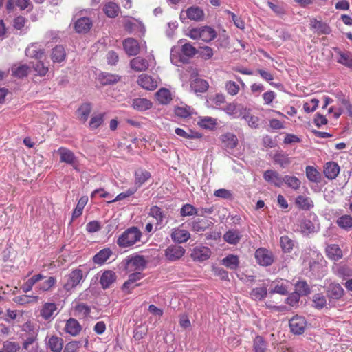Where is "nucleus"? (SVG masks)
Here are the masks:
<instances>
[{
	"label": "nucleus",
	"instance_id": "4be33fe9",
	"mask_svg": "<svg viewBox=\"0 0 352 352\" xmlns=\"http://www.w3.org/2000/svg\"><path fill=\"white\" fill-rule=\"evenodd\" d=\"M333 50L339 56L337 62L348 68L352 69V54L349 52H344L338 47H334Z\"/></svg>",
	"mask_w": 352,
	"mask_h": 352
},
{
	"label": "nucleus",
	"instance_id": "0e129e2a",
	"mask_svg": "<svg viewBox=\"0 0 352 352\" xmlns=\"http://www.w3.org/2000/svg\"><path fill=\"white\" fill-rule=\"evenodd\" d=\"M21 346L19 343L15 342L6 341L0 352H19Z\"/></svg>",
	"mask_w": 352,
	"mask_h": 352
},
{
	"label": "nucleus",
	"instance_id": "7c9ffc66",
	"mask_svg": "<svg viewBox=\"0 0 352 352\" xmlns=\"http://www.w3.org/2000/svg\"><path fill=\"white\" fill-rule=\"evenodd\" d=\"M221 141L224 147L228 149H233L238 144V138L236 135L232 133H226L222 135Z\"/></svg>",
	"mask_w": 352,
	"mask_h": 352
},
{
	"label": "nucleus",
	"instance_id": "aec40b11",
	"mask_svg": "<svg viewBox=\"0 0 352 352\" xmlns=\"http://www.w3.org/2000/svg\"><path fill=\"white\" fill-rule=\"evenodd\" d=\"M151 177V173L142 168H139L135 172V185L138 190L144 183H146Z\"/></svg>",
	"mask_w": 352,
	"mask_h": 352
},
{
	"label": "nucleus",
	"instance_id": "412c9836",
	"mask_svg": "<svg viewBox=\"0 0 352 352\" xmlns=\"http://www.w3.org/2000/svg\"><path fill=\"white\" fill-rule=\"evenodd\" d=\"M323 172L329 179H334L340 173V166L335 162H329L325 164Z\"/></svg>",
	"mask_w": 352,
	"mask_h": 352
},
{
	"label": "nucleus",
	"instance_id": "a211bd4d",
	"mask_svg": "<svg viewBox=\"0 0 352 352\" xmlns=\"http://www.w3.org/2000/svg\"><path fill=\"white\" fill-rule=\"evenodd\" d=\"M170 236L174 242L182 243L186 242L190 239V234L187 230L174 228L172 230Z\"/></svg>",
	"mask_w": 352,
	"mask_h": 352
},
{
	"label": "nucleus",
	"instance_id": "a18cd8bd",
	"mask_svg": "<svg viewBox=\"0 0 352 352\" xmlns=\"http://www.w3.org/2000/svg\"><path fill=\"white\" fill-rule=\"evenodd\" d=\"M337 225L342 229L346 231L352 230V217L348 214H344L336 220Z\"/></svg>",
	"mask_w": 352,
	"mask_h": 352
},
{
	"label": "nucleus",
	"instance_id": "cd10ccee",
	"mask_svg": "<svg viewBox=\"0 0 352 352\" xmlns=\"http://www.w3.org/2000/svg\"><path fill=\"white\" fill-rule=\"evenodd\" d=\"M267 288L265 285L253 288L250 292V298L254 301H261L267 296Z\"/></svg>",
	"mask_w": 352,
	"mask_h": 352
},
{
	"label": "nucleus",
	"instance_id": "79ce46f5",
	"mask_svg": "<svg viewBox=\"0 0 352 352\" xmlns=\"http://www.w3.org/2000/svg\"><path fill=\"white\" fill-rule=\"evenodd\" d=\"M156 97L162 104H167L172 100L170 91L166 88H161L156 93Z\"/></svg>",
	"mask_w": 352,
	"mask_h": 352
},
{
	"label": "nucleus",
	"instance_id": "20e7f679",
	"mask_svg": "<svg viewBox=\"0 0 352 352\" xmlns=\"http://www.w3.org/2000/svg\"><path fill=\"white\" fill-rule=\"evenodd\" d=\"M157 251L155 250H144L141 254H132L127 256L122 261L121 264H148L153 263V258H155V255Z\"/></svg>",
	"mask_w": 352,
	"mask_h": 352
},
{
	"label": "nucleus",
	"instance_id": "2f4dec72",
	"mask_svg": "<svg viewBox=\"0 0 352 352\" xmlns=\"http://www.w3.org/2000/svg\"><path fill=\"white\" fill-rule=\"evenodd\" d=\"M326 253L327 256L334 261H338L342 256V251L336 244L328 245L326 248Z\"/></svg>",
	"mask_w": 352,
	"mask_h": 352
},
{
	"label": "nucleus",
	"instance_id": "f8f14e48",
	"mask_svg": "<svg viewBox=\"0 0 352 352\" xmlns=\"http://www.w3.org/2000/svg\"><path fill=\"white\" fill-rule=\"evenodd\" d=\"M255 258L258 264H272L274 262L272 252L266 248H258L255 252Z\"/></svg>",
	"mask_w": 352,
	"mask_h": 352
},
{
	"label": "nucleus",
	"instance_id": "393cba45",
	"mask_svg": "<svg viewBox=\"0 0 352 352\" xmlns=\"http://www.w3.org/2000/svg\"><path fill=\"white\" fill-rule=\"evenodd\" d=\"M66 58V51L62 45H56L52 50L51 53V59L53 63H60Z\"/></svg>",
	"mask_w": 352,
	"mask_h": 352
},
{
	"label": "nucleus",
	"instance_id": "39448f33",
	"mask_svg": "<svg viewBox=\"0 0 352 352\" xmlns=\"http://www.w3.org/2000/svg\"><path fill=\"white\" fill-rule=\"evenodd\" d=\"M57 153L60 155V162L72 166L76 172L80 171V162L73 151L65 147H60Z\"/></svg>",
	"mask_w": 352,
	"mask_h": 352
},
{
	"label": "nucleus",
	"instance_id": "ddd939ff",
	"mask_svg": "<svg viewBox=\"0 0 352 352\" xmlns=\"http://www.w3.org/2000/svg\"><path fill=\"white\" fill-rule=\"evenodd\" d=\"M138 83L140 87L147 90H154L157 87V81L146 74H142L138 76Z\"/></svg>",
	"mask_w": 352,
	"mask_h": 352
},
{
	"label": "nucleus",
	"instance_id": "72a5a7b5",
	"mask_svg": "<svg viewBox=\"0 0 352 352\" xmlns=\"http://www.w3.org/2000/svg\"><path fill=\"white\" fill-rule=\"evenodd\" d=\"M57 309V306L54 302H45L41 309L40 315L45 319L48 320L52 318Z\"/></svg>",
	"mask_w": 352,
	"mask_h": 352
},
{
	"label": "nucleus",
	"instance_id": "09e8293b",
	"mask_svg": "<svg viewBox=\"0 0 352 352\" xmlns=\"http://www.w3.org/2000/svg\"><path fill=\"white\" fill-rule=\"evenodd\" d=\"M296 242L289 238L288 236H283L280 239V245L282 248V250L284 252H291Z\"/></svg>",
	"mask_w": 352,
	"mask_h": 352
},
{
	"label": "nucleus",
	"instance_id": "5fc2aeb1",
	"mask_svg": "<svg viewBox=\"0 0 352 352\" xmlns=\"http://www.w3.org/2000/svg\"><path fill=\"white\" fill-rule=\"evenodd\" d=\"M306 176L307 179L312 182L318 183L320 182L321 175L320 173L313 166H307L306 167Z\"/></svg>",
	"mask_w": 352,
	"mask_h": 352
},
{
	"label": "nucleus",
	"instance_id": "dca6fc26",
	"mask_svg": "<svg viewBox=\"0 0 352 352\" xmlns=\"http://www.w3.org/2000/svg\"><path fill=\"white\" fill-rule=\"evenodd\" d=\"M64 330L67 333L76 336L80 333L82 326L76 319L71 318L66 321Z\"/></svg>",
	"mask_w": 352,
	"mask_h": 352
},
{
	"label": "nucleus",
	"instance_id": "37998d69",
	"mask_svg": "<svg viewBox=\"0 0 352 352\" xmlns=\"http://www.w3.org/2000/svg\"><path fill=\"white\" fill-rule=\"evenodd\" d=\"M286 184L287 187L294 190H297L300 188L301 185L300 180L296 176L285 175L283 177V185Z\"/></svg>",
	"mask_w": 352,
	"mask_h": 352
},
{
	"label": "nucleus",
	"instance_id": "052dcab7",
	"mask_svg": "<svg viewBox=\"0 0 352 352\" xmlns=\"http://www.w3.org/2000/svg\"><path fill=\"white\" fill-rule=\"evenodd\" d=\"M295 292L300 296H306L310 293V287L306 281L300 280L295 284Z\"/></svg>",
	"mask_w": 352,
	"mask_h": 352
},
{
	"label": "nucleus",
	"instance_id": "6ab92c4d",
	"mask_svg": "<svg viewBox=\"0 0 352 352\" xmlns=\"http://www.w3.org/2000/svg\"><path fill=\"white\" fill-rule=\"evenodd\" d=\"M92 26V21L88 17H81L74 23V30L77 33H87Z\"/></svg>",
	"mask_w": 352,
	"mask_h": 352
},
{
	"label": "nucleus",
	"instance_id": "13d9d810",
	"mask_svg": "<svg viewBox=\"0 0 352 352\" xmlns=\"http://www.w3.org/2000/svg\"><path fill=\"white\" fill-rule=\"evenodd\" d=\"M242 118L248 122V126L252 129H256L259 128V118L258 116L250 114L249 111L247 113H245V114L242 116Z\"/></svg>",
	"mask_w": 352,
	"mask_h": 352
},
{
	"label": "nucleus",
	"instance_id": "b1692460",
	"mask_svg": "<svg viewBox=\"0 0 352 352\" xmlns=\"http://www.w3.org/2000/svg\"><path fill=\"white\" fill-rule=\"evenodd\" d=\"M186 18L196 21H202L204 18V12L198 6H191L185 11Z\"/></svg>",
	"mask_w": 352,
	"mask_h": 352
},
{
	"label": "nucleus",
	"instance_id": "bf43d9fd",
	"mask_svg": "<svg viewBox=\"0 0 352 352\" xmlns=\"http://www.w3.org/2000/svg\"><path fill=\"white\" fill-rule=\"evenodd\" d=\"M253 348L254 352H265L267 342L262 336H256L253 342Z\"/></svg>",
	"mask_w": 352,
	"mask_h": 352
},
{
	"label": "nucleus",
	"instance_id": "a19ab883",
	"mask_svg": "<svg viewBox=\"0 0 352 352\" xmlns=\"http://www.w3.org/2000/svg\"><path fill=\"white\" fill-rule=\"evenodd\" d=\"M45 54L43 49H37L36 44H32L25 50V55L30 58H34L36 60L42 58Z\"/></svg>",
	"mask_w": 352,
	"mask_h": 352
},
{
	"label": "nucleus",
	"instance_id": "473e14b6",
	"mask_svg": "<svg viewBox=\"0 0 352 352\" xmlns=\"http://www.w3.org/2000/svg\"><path fill=\"white\" fill-rule=\"evenodd\" d=\"M116 280V275L113 271H105L101 276L100 283L103 289H107Z\"/></svg>",
	"mask_w": 352,
	"mask_h": 352
},
{
	"label": "nucleus",
	"instance_id": "69168bd1",
	"mask_svg": "<svg viewBox=\"0 0 352 352\" xmlns=\"http://www.w3.org/2000/svg\"><path fill=\"white\" fill-rule=\"evenodd\" d=\"M32 67L36 74L41 76H45L49 70L48 67L45 66L43 62L40 60H37L35 63H32Z\"/></svg>",
	"mask_w": 352,
	"mask_h": 352
},
{
	"label": "nucleus",
	"instance_id": "680f3d73",
	"mask_svg": "<svg viewBox=\"0 0 352 352\" xmlns=\"http://www.w3.org/2000/svg\"><path fill=\"white\" fill-rule=\"evenodd\" d=\"M149 215L157 220V224H162L165 217L162 209L157 206H153L150 208Z\"/></svg>",
	"mask_w": 352,
	"mask_h": 352
},
{
	"label": "nucleus",
	"instance_id": "ea45409f",
	"mask_svg": "<svg viewBox=\"0 0 352 352\" xmlns=\"http://www.w3.org/2000/svg\"><path fill=\"white\" fill-rule=\"evenodd\" d=\"M100 80L103 85H114L120 80V76L110 73H102L100 75Z\"/></svg>",
	"mask_w": 352,
	"mask_h": 352
},
{
	"label": "nucleus",
	"instance_id": "338daca9",
	"mask_svg": "<svg viewBox=\"0 0 352 352\" xmlns=\"http://www.w3.org/2000/svg\"><path fill=\"white\" fill-rule=\"evenodd\" d=\"M201 58L204 60L210 59L214 53L213 50L209 46L200 47L199 50H197V54Z\"/></svg>",
	"mask_w": 352,
	"mask_h": 352
},
{
	"label": "nucleus",
	"instance_id": "58836bf2",
	"mask_svg": "<svg viewBox=\"0 0 352 352\" xmlns=\"http://www.w3.org/2000/svg\"><path fill=\"white\" fill-rule=\"evenodd\" d=\"M190 87L195 93H204L207 91L208 83L204 79L195 78L191 82Z\"/></svg>",
	"mask_w": 352,
	"mask_h": 352
},
{
	"label": "nucleus",
	"instance_id": "f257e3e1",
	"mask_svg": "<svg viewBox=\"0 0 352 352\" xmlns=\"http://www.w3.org/2000/svg\"><path fill=\"white\" fill-rule=\"evenodd\" d=\"M197 54V49L190 43H186L182 46L181 51L177 52L174 48L170 51V59L173 63L177 65L178 63H188L190 58Z\"/></svg>",
	"mask_w": 352,
	"mask_h": 352
},
{
	"label": "nucleus",
	"instance_id": "603ef678",
	"mask_svg": "<svg viewBox=\"0 0 352 352\" xmlns=\"http://www.w3.org/2000/svg\"><path fill=\"white\" fill-rule=\"evenodd\" d=\"M30 67L27 65H21L12 67V76L18 78H23L28 75Z\"/></svg>",
	"mask_w": 352,
	"mask_h": 352
},
{
	"label": "nucleus",
	"instance_id": "6e6d98bb",
	"mask_svg": "<svg viewBox=\"0 0 352 352\" xmlns=\"http://www.w3.org/2000/svg\"><path fill=\"white\" fill-rule=\"evenodd\" d=\"M38 300V296H31L28 295H21L15 296L13 298V301L17 304L23 305L26 304H30L32 302H37Z\"/></svg>",
	"mask_w": 352,
	"mask_h": 352
},
{
	"label": "nucleus",
	"instance_id": "6e6552de",
	"mask_svg": "<svg viewBox=\"0 0 352 352\" xmlns=\"http://www.w3.org/2000/svg\"><path fill=\"white\" fill-rule=\"evenodd\" d=\"M211 255V250L206 246H196L192 250L190 256L194 261L203 262L208 259Z\"/></svg>",
	"mask_w": 352,
	"mask_h": 352
},
{
	"label": "nucleus",
	"instance_id": "c85d7f7f",
	"mask_svg": "<svg viewBox=\"0 0 352 352\" xmlns=\"http://www.w3.org/2000/svg\"><path fill=\"white\" fill-rule=\"evenodd\" d=\"M63 339L57 336H52L49 338L47 345L53 352H61L63 348Z\"/></svg>",
	"mask_w": 352,
	"mask_h": 352
},
{
	"label": "nucleus",
	"instance_id": "7ed1b4c3",
	"mask_svg": "<svg viewBox=\"0 0 352 352\" xmlns=\"http://www.w3.org/2000/svg\"><path fill=\"white\" fill-rule=\"evenodd\" d=\"M188 36L195 40L200 38L206 43H209L217 37V34L214 29L210 26H201L190 29Z\"/></svg>",
	"mask_w": 352,
	"mask_h": 352
},
{
	"label": "nucleus",
	"instance_id": "e2e57ef3",
	"mask_svg": "<svg viewBox=\"0 0 352 352\" xmlns=\"http://www.w3.org/2000/svg\"><path fill=\"white\" fill-rule=\"evenodd\" d=\"M180 214L182 217L197 215L198 211L197 209L192 205L190 204H186L182 207L180 210Z\"/></svg>",
	"mask_w": 352,
	"mask_h": 352
},
{
	"label": "nucleus",
	"instance_id": "f704fd0d",
	"mask_svg": "<svg viewBox=\"0 0 352 352\" xmlns=\"http://www.w3.org/2000/svg\"><path fill=\"white\" fill-rule=\"evenodd\" d=\"M274 162L281 168H285L292 163V158L287 154L282 152H276L273 156Z\"/></svg>",
	"mask_w": 352,
	"mask_h": 352
},
{
	"label": "nucleus",
	"instance_id": "49530a36",
	"mask_svg": "<svg viewBox=\"0 0 352 352\" xmlns=\"http://www.w3.org/2000/svg\"><path fill=\"white\" fill-rule=\"evenodd\" d=\"M223 239L230 244L236 245L239 242L241 235L238 230H230L224 234Z\"/></svg>",
	"mask_w": 352,
	"mask_h": 352
},
{
	"label": "nucleus",
	"instance_id": "1a4fd4ad",
	"mask_svg": "<svg viewBox=\"0 0 352 352\" xmlns=\"http://www.w3.org/2000/svg\"><path fill=\"white\" fill-rule=\"evenodd\" d=\"M83 274L82 270L76 269L73 270L68 276L67 281L64 285V288L67 291L76 287L82 280Z\"/></svg>",
	"mask_w": 352,
	"mask_h": 352
},
{
	"label": "nucleus",
	"instance_id": "a878e982",
	"mask_svg": "<svg viewBox=\"0 0 352 352\" xmlns=\"http://www.w3.org/2000/svg\"><path fill=\"white\" fill-rule=\"evenodd\" d=\"M131 106L137 111H144L152 107V102L146 98H138L132 100Z\"/></svg>",
	"mask_w": 352,
	"mask_h": 352
},
{
	"label": "nucleus",
	"instance_id": "c03bdc74",
	"mask_svg": "<svg viewBox=\"0 0 352 352\" xmlns=\"http://www.w3.org/2000/svg\"><path fill=\"white\" fill-rule=\"evenodd\" d=\"M145 265H137L135 268L136 272L131 274L129 276V278L124 282V287H127L129 283H135L137 280H139L144 277V274L142 273V271L144 269Z\"/></svg>",
	"mask_w": 352,
	"mask_h": 352
},
{
	"label": "nucleus",
	"instance_id": "9d476101",
	"mask_svg": "<svg viewBox=\"0 0 352 352\" xmlns=\"http://www.w3.org/2000/svg\"><path fill=\"white\" fill-rule=\"evenodd\" d=\"M185 253V249L182 246L170 245L165 250V256L170 262L177 261L182 258Z\"/></svg>",
	"mask_w": 352,
	"mask_h": 352
},
{
	"label": "nucleus",
	"instance_id": "4468645a",
	"mask_svg": "<svg viewBox=\"0 0 352 352\" xmlns=\"http://www.w3.org/2000/svg\"><path fill=\"white\" fill-rule=\"evenodd\" d=\"M123 47L129 56H135L140 50L139 43L133 38H126L123 41Z\"/></svg>",
	"mask_w": 352,
	"mask_h": 352
},
{
	"label": "nucleus",
	"instance_id": "2eb2a0df",
	"mask_svg": "<svg viewBox=\"0 0 352 352\" xmlns=\"http://www.w3.org/2000/svg\"><path fill=\"white\" fill-rule=\"evenodd\" d=\"M310 25L318 34H329L331 32V28L327 23L316 19H311Z\"/></svg>",
	"mask_w": 352,
	"mask_h": 352
},
{
	"label": "nucleus",
	"instance_id": "c9c22d12",
	"mask_svg": "<svg viewBox=\"0 0 352 352\" xmlns=\"http://www.w3.org/2000/svg\"><path fill=\"white\" fill-rule=\"evenodd\" d=\"M175 133L178 136L185 139H200L202 138L201 133L194 131L188 128L187 131L181 128H176L175 130Z\"/></svg>",
	"mask_w": 352,
	"mask_h": 352
},
{
	"label": "nucleus",
	"instance_id": "e433bc0d",
	"mask_svg": "<svg viewBox=\"0 0 352 352\" xmlns=\"http://www.w3.org/2000/svg\"><path fill=\"white\" fill-rule=\"evenodd\" d=\"M212 223L206 219H197L192 223V230L195 232H204L206 230Z\"/></svg>",
	"mask_w": 352,
	"mask_h": 352
},
{
	"label": "nucleus",
	"instance_id": "9b49d317",
	"mask_svg": "<svg viewBox=\"0 0 352 352\" xmlns=\"http://www.w3.org/2000/svg\"><path fill=\"white\" fill-rule=\"evenodd\" d=\"M263 179L269 184L276 187L283 186V177H282L277 171L274 170H267L263 173Z\"/></svg>",
	"mask_w": 352,
	"mask_h": 352
},
{
	"label": "nucleus",
	"instance_id": "8fccbe9b",
	"mask_svg": "<svg viewBox=\"0 0 352 352\" xmlns=\"http://www.w3.org/2000/svg\"><path fill=\"white\" fill-rule=\"evenodd\" d=\"M92 106L90 102H85L82 104L77 109L76 113L83 122L87 120L89 116L91 111Z\"/></svg>",
	"mask_w": 352,
	"mask_h": 352
},
{
	"label": "nucleus",
	"instance_id": "5701e85b",
	"mask_svg": "<svg viewBox=\"0 0 352 352\" xmlns=\"http://www.w3.org/2000/svg\"><path fill=\"white\" fill-rule=\"evenodd\" d=\"M72 309L74 316L80 318H87L91 313V307L82 302H77Z\"/></svg>",
	"mask_w": 352,
	"mask_h": 352
},
{
	"label": "nucleus",
	"instance_id": "c756f323",
	"mask_svg": "<svg viewBox=\"0 0 352 352\" xmlns=\"http://www.w3.org/2000/svg\"><path fill=\"white\" fill-rule=\"evenodd\" d=\"M130 65L131 68L137 72L145 71L149 66L148 60L140 56L133 58L130 62Z\"/></svg>",
	"mask_w": 352,
	"mask_h": 352
},
{
	"label": "nucleus",
	"instance_id": "864d4df0",
	"mask_svg": "<svg viewBox=\"0 0 352 352\" xmlns=\"http://www.w3.org/2000/svg\"><path fill=\"white\" fill-rule=\"evenodd\" d=\"M301 232L304 234H309L317 232L315 224L310 219H304L300 223Z\"/></svg>",
	"mask_w": 352,
	"mask_h": 352
},
{
	"label": "nucleus",
	"instance_id": "3c124183",
	"mask_svg": "<svg viewBox=\"0 0 352 352\" xmlns=\"http://www.w3.org/2000/svg\"><path fill=\"white\" fill-rule=\"evenodd\" d=\"M88 201L87 197H82L78 201V204L72 212V221L79 217L82 214L83 209ZM72 222H70L71 223Z\"/></svg>",
	"mask_w": 352,
	"mask_h": 352
},
{
	"label": "nucleus",
	"instance_id": "423d86ee",
	"mask_svg": "<svg viewBox=\"0 0 352 352\" xmlns=\"http://www.w3.org/2000/svg\"><path fill=\"white\" fill-rule=\"evenodd\" d=\"M327 297L329 304L331 305L333 301L340 300L344 294V290L338 283H331L325 287Z\"/></svg>",
	"mask_w": 352,
	"mask_h": 352
},
{
	"label": "nucleus",
	"instance_id": "f3484780",
	"mask_svg": "<svg viewBox=\"0 0 352 352\" xmlns=\"http://www.w3.org/2000/svg\"><path fill=\"white\" fill-rule=\"evenodd\" d=\"M123 27L124 30L130 34L136 30H140L141 32L145 31L144 24L135 19L133 20L129 18L125 19L123 21Z\"/></svg>",
	"mask_w": 352,
	"mask_h": 352
},
{
	"label": "nucleus",
	"instance_id": "f03ea898",
	"mask_svg": "<svg viewBox=\"0 0 352 352\" xmlns=\"http://www.w3.org/2000/svg\"><path fill=\"white\" fill-rule=\"evenodd\" d=\"M142 237L141 231L135 226L129 228L118 238L117 244L120 248H129L139 241Z\"/></svg>",
	"mask_w": 352,
	"mask_h": 352
},
{
	"label": "nucleus",
	"instance_id": "de8ad7c7",
	"mask_svg": "<svg viewBox=\"0 0 352 352\" xmlns=\"http://www.w3.org/2000/svg\"><path fill=\"white\" fill-rule=\"evenodd\" d=\"M103 12L108 17L115 18L119 14L120 7L113 2H109L104 6Z\"/></svg>",
	"mask_w": 352,
	"mask_h": 352
},
{
	"label": "nucleus",
	"instance_id": "0eeeda50",
	"mask_svg": "<svg viewBox=\"0 0 352 352\" xmlns=\"http://www.w3.org/2000/svg\"><path fill=\"white\" fill-rule=\"evenodd\" d=\"M291 331L296 335L302 334L307 326V321L305 317L296 315L289 321Z\"/></svg>",
	"mask_w": 352,
	"mask_h": 352
},
{
	"label": "nucleus",
	"instance_id": "774afa93",
	"mask_svg": "<svg viewBox=\"0 0 352 352\" xmlns=\"http://www.w3.org/2000/svg\"><path fill=\"white\" fill-rule=\"evenodd\" d=\"M81 346L80 341L72 340L65 344L63 352H78Z\"/></svg>",
	"mask_w": 352,
	"mask_h": 352
},
{
	"label": "nucleus",
	"instance_id": "4d7b16f0",
	"mask_svg": "<svg viewBox=\"0 0 352 352\" xmlns=\"http://www.w3.org/2000/svg\"><path fill=\"white\" fill-rule=\"evenodd\" d=\"M327 296H324L321 293H318L313 296V305L314 307L318 309H322L326 307L327 304Z\"/></svg>",
	"mask_w": 352,
	"mask_h": 352
},
{
	"label": "nucleus",
	"instance_id": "4c0bfd02",
	"mask_svg": "<svg viewBox=\"0 0 352 352\" xmlns=\"http://www.w3.org/2000/svg\"><path fill=\"white\" fill-rule=\"evenodd\" d=\"M112 254L110 248H104L100 250L94 257L93 261L96 264H103L105 263Z\"/></svg>",
	"mask_w": 352,
	"mask_h": 352
},
{
	"label": "nucleus",
	"instance_id": "bb28decb",
	"mask_svg": "<svg viewBox=\"0 0 352 352\" xmlns=\"http://www.w3.org/2000/svg\"><path fill=\"white\" fill-rule=\"evenodd\" d=\"M296 206L303 210H309L314 206V202L310 197L303 195H298L295 199Z\"/></svg>",
	"mask_w": 352,
	"mask_h": 352
}]
</instances>
